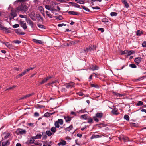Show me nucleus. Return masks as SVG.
I'll list each match as a JSON object with an SVG mask.
<instances>
[{"instance_id":"54","label":"nucleus","mask_w":146,"mask_h":146,"mask_svg":"<svg viewBox=\"0 0 146 146\" xmlns=\"http://www.w3.org/2000/svg\"><path fill=\"white\" fill-rule=\"evenodd\" d=\"M3 30H4V31H6L7 33H10V30L7 28L5 27L4 28Z\"/></svg>"},{"instance_id":"59","label":"nucleus","mask_w":146,"mask_h":146,"mask_svg":"<svg viewBox=\"0 0 146 146\" xmlns=\"http://www.w3.org/2000/svg\"><path fill=\"white\" fill-rule=\"evenodd\" d=\"M35 145H39V146H41L42 144L40 143H38V142H34V143Z\"/></svg>"},{"instance_id":"27","label":"nucleus","mask_w":146,"mask_h":146,"mask_svg":"<svg viewBox=\"0 0 146 146\" xmlns=\"http://www.w3.org/2000/svg\"><path fill=\"white\" fill-rule=\"evenodd\" d=\"M28 141L29 142V144H32L34 143L35 140H33L31 138H29L28 139Z\"/></svg>"},{"instance_id":"55","label":"nucleus","mask_w":146,"mask_h":146,"mask_svg":"<svg viewBox=\"0 0 146 146\" xmlns=\"http://www.w3.org/2000/svg\"><path fill=\"white\" fill-rule=\"evenodd\" d=\"M36 137L37 139H40L42 137V135L40 133L36 135Z\"/></svg>"},{"instance_id":"36","label":"nucleus","mask_w":146,"mask_h":146,"mask_svg":"<svg viewBox=\"0 0 146 146\" xmlns=\"http://www.w3.org/2000/svg\"><path fill=\"white\" fill-rule=\"evenodd\" d=\"M113 93L114 95L117 96V97H122L123 96V94H121L118 93L113 92Z\"/></svg>"},{"instance_id":"10","label":"nucleus","mask_w":146,"mask_h":146,"mask_svg":"<svg viewBox=\"0 0 146 146\" xmlns=\"http://www.w3.org/2000/svg\"><path fill=\"white\" fill-rule=\"evenodd\" d=\"M33 41L36 44H41L43 43H44L41 40H37L35 39H33Z\"/></svg>"},{"instance_id":"64","label":"nucleus","mask_w":146,"mask_h":146,"mask_svg":"<svg viewBox=\"0 0 146 146\" xmlns=\"http://www.w3.org/2000/svg\"><path fill=\"white\" fill-rule=\"evenodd\" d=\"M131 126H134V127H137V124L136 123H131Z\"/></svg>"},{"instance_id":"38","label":"nucleus","mask_w":146,"mask_h":146,"mask_svg":"<svg viewBox=\"0 0 146 146\" xmlns=\"http://www.w3.org/2000/svg\"><path fill=\"white\" fill-rule=\"evenodd\" d=\"M143 104V103L141 101H138L136 106H142Z\"/></svg>"},{"instance_id":"26","label":"nucleus","mask_w":146,"mask_h":146,"mask_svg":"<svg viewBox=\"0 0 146 146\" xmlns=\"http://www.w3.org/2000/svg\"><path fill=\"white\" fill-rule=\"evenodd\" d=\"M143 33V32L140 31V30H138L136 32V35L137 36H140Z\"/></svg>"},{"instance_id":"9","label":"nucleus","mask_w":146,"mask_h":146,"mask_svg":"<svg viewBox=\"0 0 146 146\" xmlns=\"http://www.w3.org/2000/svg\"><path fill=\"white\" fill-rule=\"evenodd\" d=\"M75 84L73 82H71L67 84L66 86V88H71L74 87Z\"/></svg>"},{"instance_id":"1","label":"nucleus","mask_w":146,"mask_h":146,"mask_svg":"<svg viewBox=\"0 0 146 146\" xmlns=\"http://www.w3.org/2000/svg\"><path fill=\"white\" fill-rule=\"evenodd\" d=\"M103 116V113L102 112H98L96 113L95 116L93 117L94 120L96 122H98L99 121V119H101Z\"/></svg>"},{"instance_id":"16","label":"nucleus","mask_w":146,"mask_h":146,"mask_svg":"<svg viewBox=\"0 0 146 146\" xmlns=\"http://www.w3.org/2000/svg\"><path fill=\"white\" fill-rule=\"evenodd\" d=\"M69 3H70L71 5H72V6H74L76 7L79 8L80 7V5L76 3H74L73 2H70Z\"/></svg>"},{"instance_id":"11","label":"nucleus","mask_w":146,"mask_h":146,"mask_svg":"<svg viewBox=\"0 0 146 146\" xmlns=\"http://www.w3.org/2000/svg\"><path fill=\"white\" fill-rule=\"evenodd\" d=\"M90 68L93 71L98 70L99 68L98 66H97L93 65H92L90 66Z\"/></svg>"},{"instance_id":"32","label":"nucleus","mask_w":146,"mask_h":146,"mask_svg":"<svg viewBox=\"0 0 146 146\" xmlns=\"http://www.w3.org/2000/svg\"><path fill=\"white\" fill-rule=\"evenodd\" d=\"M90 84L91 87H94L97 88H98L99 87L98 86L97 84H93L91 83H90Z\"/></svg>"},{"instance_id":"34","label":"nucleus","mask_w":146,"mask_h":146,"mask_svg":"<svg viewBox=\"0 0 146 146\" xmlns=\"http://www.w3.org/2000/svg\"><path fill=\"white\" fill-rule=\"evenodd\" d=\"M2 21L0 20V29L2 30L4 29V28L5 27L2 25Z\"/></svg>"},{"instance_id":"19","label":"nucleus","mask_w":146,"mask_h":146,"mask_svg":"<svg viewBox=\"0 0 146 146\" xmlns=\"http://www.w3.org/2000/svg\"><path fill=\"white\" fill-rule=\"evenodd\" d=\"M73 128V126L72 125H70L69 127H68L65 129L64 130L66 131H70Z\"/></svg>"},{"instance_id":"60","label":"nucleus","mask_w":146,"mask_h":146,"mask_svg":"<svg viewBox=\"0 0 146 146\" xmlns=\"http://www.w3.org/2000/svg\"><path fill=\"white\" fill-rule=\"evenodd\" d=\"M19 27V25L18 24H15L13 25V28H16Z\"/></svg>"},{"instance_id":"18","label":"nucleus","mask_w":146,"mask_h":146,"mask_svg":"<svg viewBox=\"0 0 146 146\" xmlns=\"http://www.w3.org/2000/svg\"><path fill=\"white\" fill-rule=\"evenodd\" d=\"M93 49V48L92 47L89 46L88 47L86 48L84 50V51L85 52H89L91 51Z\"/></svg>"},{"instance_id":"20","label":"nucleus","mask_w":146,"mask_h":146,"mask_svg":"<svg viewBox=\"0 0 146 146\" xmlns=\"http://www.w3.org/2000/svg\"><path fill=\"white\" fill-rule=\"evenodd\" d=\"M56 128L55 127H52L51 129V131L54 135L56 131Z\"/></svg>"},{"instance_id":"25","label":"nucleus","mask_w":146,"mask_h":146,"mask_svg":"<svg viewBox=\"0 0 146 146\" xmlns=\"http://www.w3.org/2000/svg\"><path fill=\"white\" fill-rule=\"evenodd\" d=\"M4 44L5 45L9 48H10L12 47V45L10 44L8 42H4Z\"/></svg>"},{"instance_id":"30","label":"nucleus","mask_w":146,"mask_h":146,"mask_svg":"<svg viewBox=\"0 0 146 146\" xmlns=\"http://www.w3.org/2000/svg\"><path fill=\"white\" fill-rule=\"evenodd\" d=\"M15 33L18 35H24L25 33L23 32H20L18 30H16L15 31Z\"/></svg>"},{"instance_id":"44","label":"nucleus","mask_w":146,"mask_h":146,"mask_svg":"<svg viewBox=\"0 0 146 146\" xmlns=\"http://www.w3.org/2000/svg\"><path fill=\"white\" fill-rule=\"evenodd\" d=\"M75 44V42L74 41H72L71 42H70L68 43H67L66 44V45L67 46H70L72 45V44Z\"/></svg>"},{"instance_id":"40","label":"nucleus","mask_w":146,"mask_h":146,"mask_svg":"<svg viewBox=\"0 0 146 146\" xmlns=\"http://www.w3.org/2000/svg\"><path fill=\"white\" fill-rule=\"evenodd\" d=\"M124 118L127 121H129V117L127 115H124Z\"/></svg>"},{"instance_id":"6","label":"nucleus","mask_w":146,"mask_h":146,"mask_svg":"<svg viewBox=\"0 0 146 146\" xmlns=\"http://www.w3.org/2000/svg\"><path fill=\"white\" fill-rule=\"evenodd\" d=\"M45 7L47 9L51 11L52 13H54V12L57 11V10L54 7H52L48 5H45Z\"/></svg>"},{"instance_id":"31","label":"nucleus","mask_w":146,"mask_h":146,"mask_svg":"<svg viewBox=\"0 0 146 146\" xmlns=\"http://www.w3.org/2000/svg\"><path fill=\"white\" fill-rule=\"evenodd\" d=\"M52 114L51 113L47 112L44 114V116L45 117H47L50 116Z\"/></svg>"},{"instance_id":"33","label":"nucleus","mask_w":146,"mask_h":146,"mask_svg":"<svg viewBox=\"0 0 146 146\" xmlns=\"http://www.w3.org/2000/svg\"><path fill=\"white\" fill-rule=\"evenodd\" d=\"M10 15H11V16L15 17L16 16L17 14L15 11H11V13Z\"/></svg>"},{"instance_id":"45","label":"nucleus","mask_w":146,"mask_h":146,"mask_svg":"<svg viewBox=\"0 0 146 146\" xmlns=\"http://www.w3.org/2000/svg\"><path fill=\"white\" fill-rule=\"evenodd\" d=\"M35 93L33 92L31 93L28 94H27L25 96L26 98H28L30 96H32Z\"/></svg>"},{"instance_id":"62","label":"nucleus","mask_w":146,"mask_h":146,"mask_svg":"<svg viewBox=\"0 0 146 146\" xmlns=\"http://www.w3.org/2000/svg\"><path fill=\"white\" fill-rule=\"evenodd\" d=\"M92 8L93 9H100V8L98 6L92 7Z\"/></svg>"},{"instance_id":"12","label":"nucleus","mask_w":146,"mask_h":146,"mask_svg":"<svg viewBox=\"0 0 146 146\" xmlns=\"http://www.w3.org/2000/svg\"><path fill=\"white\" fill-rule=\"evenodd\" d=\"M10 144V142L9 140L2 142V146H7Z\"/></svg>"},{"instance_id":"3","label":"nucleus","mask_w":146,"mask_h":146,"mask_svg":"<svg viewBox=\"0 0 146 146\" xmlns=\"http://www.w3.org/2000/svg\"><path fill=\"white\" fill-rule=\"evenodd\" d=\"M16 134L17 135L19 134H25L26 133V131L25 130H23L22 129L18 128L17 129L16 131Z\"/></svg>"},{"instance_id":"4","label":"nucleus","mask_w":146,"mask_h":146,"mask_svg":"<svg viewBox=\"0 0 146 146\" xmlns=\"http://www.w3.org/2000/svg\"><path fill=\"white\" fill-rule=\"evenodd\" d=\"M119 139L121 141L122 140L124 142L129 141H130L129 140V138L128 137L124 136L123 135H121L119 137Z\"/></svg>"},{"instance_id":"46","label":"nucleus","mask_w":146,"mask_h":146,"mask_svg":"<svg viewBox=\"0 0 146 146\" xmlns=\"http://www.w3.org/2000/svg\"><path fill=\"white\" fill-rule=\"evenodd\" d=\"M87 114H84L82 115L81 116V117L82 118L84 119H87Z\"/></svg>"},{"instance_id":"37","label":"nucleus","mask_w":146,"mask_h":146,"mask_svg":"<svg viewBox=\"0 0 146 146\" xmlns=\"http://www.w3.org/2000/svg\"><path fill=\"white\" fill-rule=\"evenodd\" d=\"M35 14H30L29 16L30 18L33 21H35L36 19L35 18Z\"/></svg>"},{"instance_id":"53","label":"nucleus","mask_w":146,"mask_h":146,"mask_svg":"<svg viewBox=\"0 0 146 146\" xmlns=\"http://www.w3.org/2000/svg\"><path fill=\"white\" fill-rule=\"evenodd\" d=\"M127 51V50H125L123 51H121V55L125 54V56H126Z\"/></svg>"},{"instance_id":"39","label":"nucleus","mask_w":146,"mask_h":146,"mask_svg":"<svg viewBox=\"0 0 146 146\" xmlns=\"http://www.w3.org/2000/svg\"><path fill=\"white\" fill-rule=\"evenodd\" d=\"M42 133V139H45V140L46 139V138H47V135H46V134L45 133Z\"/></svg>"},{"instance_id":"58","label":"nucleus","mask_w":146,"mask_h":146,"mask_svg":"<svg viewBox=\"0 0 146 146\" xmlns=\"http://www.w3.org/2000/svg\"><path fill=\"white\" fill-rule=\"evenodd\" d=\"M34 116L35 117H38L39 116V114L37 112H35L34 114Z\"/></svg>"},{"instance_id":"56","label":"nucleus","mask_w":146,"mask_h":146,"mask_svg":"<svg viewBox=\"0 0 146 146\" xmlns=\"http://www.w3.org/2000/svg\"><path fill=\"white\" fill-rule=\"evenodd\" d=\"M16 87V86H15L14 85L13 86H12V87H9L7 89H6V90H9L13 89V88H15Z\"/></svg>"},{"instance_id":"29","label":"nucleus","mask_w":146,"mask_h":146,"mask_svg":"<svg viewBox=\"0 0 146 146\" xmlns=\"http://www.w3.org/2000/svg\"><path fill=\"white\" fill-rule=\"evenodd\" d=\"M75 1L77 3L80 4H84L85 3L83 0H75Z\"/></svg>"},{"instance_id":"57","label":"nucleus","mask_w":146,"mask_h":146,"mask_svg":"<svg viewBox=\"0 0 146 146\" xmlns=\"http://www.w3.org/2000/svg\"><path fill=\"white\" fill-rule=\"evenodd\" d=\"M13 42L15 44H19L21 43V41L19 40H14L13 41Z\"/></svg>"},{"instance_id":"23","label":"nucleus","mask_w":146,"mask_h":146,"mask_svg":"<svg viewBox=\"0 0 146 146\" xmlns=\"http://www.w3.org/2000/svg\"><path fill=\"white\" fill-rule=\"evenodd\" d=\"M117 109L116 108H114L112 111L111 112L114 114L117 115Z\"/></svg>"},{"instance_id":"49","label":"nucleus","mask_w":146,"mask_h":146,"mask_svg":"<svg viewBox=\"0 0 146 146\" xmlns=\"http://www.w3.org/2000/svg\"><path fill=\"white\" fill-rule=\"evenodd\" d=\"M117 13L115 12H112L110 13V15L113 17L114 16H116L117 15Z\"/></svg>"},{"instance_id":"24","label":"nucleus","mask_w":146,"mask_h":146,"mask_svg":"<svg viewBox=\"0 0 146 146\" xmlns=\"http://www.w3.org/2000/svg\"><path fill=\"white\" fill-rule=\"evenodd\" d=\"M48 136H50L52 135H53L51 132V131L50 130H47L45 133Z\"/></svg>"},{"instance_id":"51","label":"nucleus","mask_w":146,"mask_h":146,"mask_svg":"<svg viewBox=\"0 0 146 146\" xmlns=\"http://www.w3.org/2000/svg\"><path fill=\"white\" fill-rule=\"evenodd\" d=\"M102 21L104 23L108 22V20L106 18H103L102 19Z\"/></svg>"},{"instance_id":"43","label":"nucleus","mask_w":146,"mask_h":146,"mask_svg":"<svg viewBox=\"0 0 146 146\" xmlns=\"http://www.w3.org/2000/svg\"><path fill=\"white\" fill-rule=\"evenodd\" d=\"M88 123H93V120L92 118H89L88 119Z\"/></svg>"},{"instance_id":"48","label":"nucleus","mask_w":146,"mask_h":146,"mask_svg":"<svg viewBox=\"0 0 146 146\" xmlns=\"http://www.w3.org/2000/svg\"><path fill=\"white\" fill-rule=\"evenodd\" d=\"M129 66L132 68H135L137 67V66L135 64H130Z\"/></svg>"},{"instance_id":"14","label":"nucleus","mask_w":146,"mask_h":146,"mask_svg":"<svg viewBox=\"0 0 146 146\" xmlns=\"http://www.w3.org/2000/svg\"><path fill=\"white\" fill-rule=\"evenodd\" d=\"M121 1L124 4L125 7L126 8L129 7V5L126 0H121Z\"/></svg>"},{"instance_id":"8","label":"nucleus","mask_w":146,"mask_h":146,"mask_svg":"<svg viewBox=\"0 0 146 146\" xmlns=\"http://www.w3.org/2000/svg\"><path fill=\"white\" fill-rule=\"evenodd\" d=\"M21 26L25 30L27 28V26L26 25V23L24 21H22L20 22V23Z\"/></svg>"},{"instance_id":"5","label":"nucleus","mask_w":146,"mask_h":146,"mask_svg":"<svg viewBox=\"0 0 146 146\" xmlns=\"http://www.w3.org/2000/svg\"><path fill=\"white\" fill-rule=\"evenodd\" d=\"M11 133L10 132H4L3 133L2 135L4 137V138H3L2 139H5L9 138V137H11Z\"/></svg>"},{"instance_id":"61","label":"nucleus","mask_w":146,"mask_h":146,"mask_svg":"<svg viewBox=\"0 0 146 146\" xmlns=\"http://www.w3.org/2000/svg\"><path fill=\"white\" fill-rule=\"evenodd\" d=\"M142 46L143 47H146V41H144L143 42Z\"/></svg>"},{"instance_id":"21","label":"nucleus","mask_w":146,"mask_h":146,"mask_svg":"<svg viewBox=\"0 0 146 146\" xmlns=\"http://www.w3.org/2000/svg\"><path fill=\"white\" fill-rule=\"evenodd\" d=\"M64 119L67 123L69 122L71 120V118L69 116L65 117Z\"/></svg>"},{"instance_id":"22","label":"nucleus","mask_w":146,"mask_h":146,"mask_svg":"<svg viewBox=\"0 0 146 146\" xmlns=\"http://www.w3.org/2000/svg\"><path fill=\"white\" fill-rule=\"evenodd\" d=\"M135 62L137 64H139L141 61V58L139 57L136 58L135 59Z\"/></svg>"},{"instance_id":"42","label":"nucleus","mask_w":146,"mask_h":146,"mask_svg":"<svg viewBox=\"0 0 146 146\" xmlns=\"http://www.w3.org/2000/svg\"><path fill=\"white\" fill-rule=\"evenodd\" d=\"M59 124L61 125H62L63 123V121L62 119H58L57 121Z\"/></svg>"},{"instance_id":"52","label":"nucleus","mask_w":146,"mask_h":146,"mask_svg":"<svg viewBox=\"0 0 146 146\" xmlns=\"http://www.w3.org/2000/svg\"><path fill=\"white\" fill-rule=\"evenodd\" d=\"M55 17L56 18V19H57L61 20L63 19L62 17L60 15L59 16H56Z\"/></svg>"},{"instance_id":"15","label":"nucleus","mask_w":146,"mask_h":146,"mask_svg":"<svg viewBox=\"0 0 146 146\" xmlns=\"http://www.w3.org/2000/svg\"><path fill=\"white\" fill-rule=\"evenodd\" d=\"M135 52L133 50H129V51L127 50L126 56H129L131 54H133L135 53Z\"/></svg>"},{"instance_id":"28","label":"nucleus","mask_w":146,"mask_h":146,"mask_svg":"<svg viewBox=\"0 0 146 146\" xmlns=\"http://www.w3.org/2000/svg\"><path fill=\"white\" fill-rule=\"evenodd\" d=\"M48 81V79H46V78L43 79L42 81L40 82V85H42L44 83L46 82L47 81Z\"/></svg>"},{"instance_id":"63","label":"nucleus","mask_w":146,"mask_h":146,"mask_svg":"<svg viewBox=\"0 0 146 146\" xmlns=\"http://www.w3.org/2000/svg\"><path fill=\"white\" fill-rule=\"evenodd\" d=\"M92 137H93V138H98L100 137V136L98 135H94L93 136H92Z\"/></svg>"},{"instance_id":"17","label":"nucleus","mask_w":146,"mask_h":146,"mask_svg":"<svg viewBox=\"0 0 146 146\" xmlns=\"http://www.w3.org/2000/svg\"><path fill=\"white\" fill-rule=\"evenodd\" d=\"M68 13L70 15H77L79 14V13L78 12L72 11H69Z\"/></svg>"},{"instance_id":"47","label":"nucleus","mask_w":146,"mask_h":146,"mask_svg":"<svg viewBox=\"0 0 146 146\" xmlns=\"http://www.w3.org/2000/svg\"><path fill=\"white\" fill-rule=\"evenodd\" d=\"M45 12L47 15L50 18H52V15L51 14H49V12L48 11H46Z\"/></svg>"},{"instance_id":"41","label":"nucleus","mask_w":146,"mask_h":146,"mask_svg":"<svg viewBox=\"0 0 146 146\" xmlns=\"http://www.w3.org/2000/svg\"><path fill=\"white\" fill-rule=\"evenodd\" d=\"M54 125L55 126V127H56V128H58L60 127L59 123L57 121L55 122Z\"/></svg>"},{"instance_id":"35","label":"nucleus","mask_w":146,"mask_h":146,"mask_svg":"<svg viewBox=\"0 0 146 146\" xmlns=\"http://www.w3.org/2000/svg\"><path fill=\"white\" fill-rule=\"evenodd\" d=\"M81 6L82 8L83 9L85 10L86 11L88 12H90V11L89 9L87 7L83 6Z\"/></svg>"},{"instance_id":"13","label":"nucleus","mask_w":146,"mask_h":146,"mask_svg":"<svg viewBox=\"0 0 146 146\" xmlns=\"http://www.w3.org/2000/svg\"><path fill=\"white\" fill-rule=\"evenodd\" d=\"M66 144V142L64 140H62L58 144V146H64Z\"/></svg>"},{"instance_id":"7","label":"nucleus","mask_w":146,"mask_h":146,"mask_svg":"<svg viewBox=\"0 0 146 146\" xmlns=\"http://www.w3.org/2000/svg\"><path fill=\"white\" fill-rule=\"evenodd\" d=\"M26 21L27 23L31 27V28H33L34 27V23L29 18H26Z\"/></svg>"},{"instance_id":"2","label":"nucleus","mask_w":146,"mask_h":146,"mask_svg":"<svg viewBox=\"0 0 146 146\" xmlns=\"http://www.w3.org/2000/svg\"><path fill=\"white\" fill-rule=\"evenodd\" d=\"M27 7L25 4H23L18 7L16 8L17 11L19 12V11H27Z\"/></svg>"},{"instance_id":"50","label":"nucleus","mask_w":146,"mask_h":146,"mask_svg":"<svg viewBox=\"0 0 146 146\" xmlns=\"http://www.w3.org/2000/svg\"><path fill=\"white\" fill-rule=\"evenodd\" d=\"M38 25V26L39 27V28H45V26L42 25L41 24H38L37 25Z\"/></svg>"}]
</instances>
